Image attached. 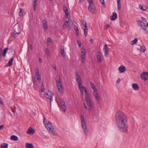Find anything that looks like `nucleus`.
Masks as SVG:
<instances>
[{"label":"nucleus","instance_id":"obj_59","mask_svg":"<svg viewBox=\"0 0 148 148\" xmlns=\"http://www.w3.org/2000/svg\"><path fill=\"white\" fill-rule=\"evenodd\" d=\"M142 20L145 21H147L146 19L145 18H144L143 17H142Z\"/></svg>","mask_w":148,"mask_h":148},{"label":"nucleus","instance_id":"obj_40","mask_svg":"<svg viewBox=\"0 0 148 148\" xmlns=\"http://www.w3.org/2000/svg\"><path fill=\"white\" fill-rule=\"evenodd\" d=\"M83 89H84L85 92V95L89 94L86 87H83Z\"/></svg>","mask_w":148,"mask_h":148},{"label":"nucleus","instance_id":"obj_14","mask_svg":"<svg viewBox=\"0 0 148 148\" xmlns=\"http://www.w3.org/2000/svg\"><path fill=\"white\" fill-rule=\"evenodd\" d=\"M119 70L120 73H123L126 71V69L125 66L121 65L119 68Z\"/></svg>","mask_w":148,"mask_h":148},{"label":"nucleus","instance_id":"obj_27","mask_svg":"<svg viewBox=\"0 0 148 148\" xmlns=\"http://www.w3.org/2000/svg\"><path fill=\"white\" fill-rule=\"evenodd\" d=\"M84 87V86H82L79 87V90H80V91L81 92V95L82 96L84 95V89H83V87Z\"/></svg>","mask_w":148,"mask_h":148},{"label":"nucleus","instance_id":"obj_44","mask_svg":"<svg viewBox=\"0 0 148 148\" xmlns=\"http://www.w3.org/2000/svg\"><path fill=\"white\" fill-rule=\"evenodd\" d=\"M100 1L101 3L104 6V7H105L106 5L104 3V0H99Z\"/></svg>","mask_w":148,"mask_h":148},{"label":"nucleus","instance_id":"obj_41","mask_svg":"<svg viewBox=\"0 0 148 148\" xmlns=\"http://www.w3.org/2000/svg\"><path fill=\"white\" fill-rule=\"evenodd\" d=\"M41 91L42 92H44V91L45 90V89H44V86H43V83L42 84L41 86Z\"/></svg>","mask_w":148,"mask_h":148},{"label":"nucleus","instance_id":"obj_24","mask_svg":"<svg viewBox=\"0 0 148 148\" xmlns=\"http://www.w3.org/2000/svg\"><path fill=\"white\" fill-rule=\"evenodd\" d=\"M10 139L11 140L15 141H17L18 139V137L14 135H12L11 136Z\"/></svg>","mask_w":148,"mask_h":148},{"label":"nucleus","instance_id":"obj_63","mask_svg":"<svg viewBox=\"0 0 148 148\" xmlns=\"http://www.w3.org/2000/svg\"><path fill=\"white\" fill-rule=\"evenodd\" d=\"M75 33H76V35L78 36V35H79V34H78V32H75Z\"/></svg>","mask_w":148,"mask_h":148},{"label":"nucleus","instance_id":"obj_1","mask_svg":"<svg viewBox=\"0 0 148 148\" xmlns=\"http://www.w3.org/2000/svg\"><path fill=\"white\" fill-rule=\"evenodd\" d=\"M115 119L117 126L119 130L123 132H127V119L125 114L121 111L116 112L115 114Z\"/></svg>","mask_w":148,"mask_h":148},{"label":"nucleus","instance_id":"obj_34","mask_svg":"<svg viewBox=\"0 0 148 148\" xmlns=\"http://www.w3.org/2000/svg\"><path fill=\"white\" fill-rule=\"evenodd\" d=\"M8 49V48L7 47L5 48L3 50V56L4 57H5L7 51Z\"/></svg>","mask_w":148,"mask_h":148},{"label":"nucleus","instance_id":"obj_17","mask_svg":"<svg viewBox=\"0 0 148 148\" xmlns=\"http://www.w3.org/2000/svg\"><path fill=\"white\" fill-rule=\"evenodd\" d=\"M60 52L62 56L64 57L65 56V53L64 52V47L62 46H61L60 47Z\"/></svg>","mask_w":148,"mask_h":148},{"label":"nucleus","instance_id":"obj_47","mask_svg":"<svg viewBox=\"0 0 148 148\" xmlns=\"http://www.w3.org/2000/svg\"><path fill=\"white\" fill-rule=\"evenodd\" d=\"M110 27V26L109 24H108L106 25V26L104 27V28L105 30H107Z\"/></svg>","mask_w":148,"mask_h":148},{"label":"nucleus","instance_id":"obj_39","mask_svg":"<svg viewBox=\"0 0 148 148\" xmlns=\"http://www.w3.org/2000/svg\"><path fill=\"white\" fill-rule=\"evenodd\" d=\"M139 8L143 10H145L147 9V8L146 7H143L142 6H140Z\"/></svg>","mask_w":148,"mask_h":148},{"label":"nucleus","instance_id":"obj_62","mask_svg":"<svg viewBox=\"0 0 148 148\" xmlns=\"http://www.w3.org/2000/svg\"><path fill=\"white\" fill-rule=\"evenodd\" d=\"M20 5L21 6H24V3H21Z\"/></svg>","mask_w":148,"mask_h":148},{"label":"nucleus","instance_id":"obj_19","mask_svg":"<svg viewBox=\"0 0 148 148\" xmlns=\"http://www.w3.org/2000/svg\"><path fill=\"white\" fill-rule=\"evenodd\" d=\"M117 17V15L116 13L114 12L112 13V15L110 16V19L112 20H114L116 19Z\"/></svg>","mask_w":148,"mask_h":148},{"label":"nucleus","instance_id":"obj_16","mask_svg":"<svg viewBox=\"0 0 148 148\" xmlns=\"http://www.w3.org/2000/svg\"><path fill=\"white\" fill-rule=\"evenodd\" d=\"M97 60L99 63L101 62V53L100 52H98L97 54Z\"/></svg>","mask_w":148,"mask_h":148},{"label":"nucleus","instance_id":"obj_37","mask_svg":"<svg viewBox=\"0 0 148 148\" xmlns=\"http://www.w3.org/2000/svg\"><path fill=\"white\" fill-rule=\"evenodd\" d=\"M138 21L139 23V26H140V27L141 26H143L144 25V24H145V23L142 21H141L140 20H138Z\"/></svg>","mask_w":148,"mask_h":148},{"label":"nucleus","instance_id":"obj_53","mask_svg":"<svg viewBox=\"0 0 148 148\" xmlns=\"http://www.w3.org/2000/svg\"><path fill=\"white\" fill-rule=\"evenodd\" d=\"M4 126L3 125H0V130L3 129L4 128Z\"/></svg>","mask_w":148,"mask_h":148},{"label":"nucleus","instance_id":"obj_35","mask_svg":"<svg viewBox=\"0 0 148 148\" xmlns=\"http://www.w3.org/2000/svg\"><path fill=\"white\" fill-rule=\"evenodd\" d=\"M63 9V10H64V11L65 13H66L68 12V8L66 6H65V5L64 6Z\"/></svg>","mask_w":148,"mask_h":148},{"label":"nucleus","instance_id":"obj_15","mask_svg":"<svg viewBox=\"0 0 148 148\" xmlns=\"http://www.w3.org/2000/svg\"><path fill=\"white\" fill-rule=\"evenodd\" d=\"M81 56L82 60H84L85 57V51L84 48H82L81 49Z\"/></svg>","mask_w":148,"mask_h":148},{"label":"nucleus","instance_id":"obj_2","mask_svg":"<svg viewBox=\"0 0 148 148\" xmlns=\"http://www.w3.org/2000/svg\"><path fill=\"white\" fill-rule=\"evenodd\" d=\"M45 127L51 135L56 136L57 135V132L55 128L53 126L52 123L50 121H48V124L46 125Z\"/></svg>","mask_w":148,"mask_h":148},{"label":"nucleus","instance_id":"obj_26","mask_svg":"<svg viewBox=\"0 0 148 148\" xmlns=\"http://www.w3.org/2000/svg\"><path fill=\"white\" fill-rule=\"evenodd\" d=\"M1 148H7L8 147V144L5 143H3L0 145Z\"/></svg>","mask_w":148,"mask_h":148},{"label":"nucleus","instance_id":"obj_6","mask_svg":"<svg viewBox=\"0 0 148 148\" xmlns=\"http://www.w3.org/2000/svg\"><path fill=\"white\" fill-rule=\"evenodd\" d=\"M81 120L82 129L84 131V133L86 136L88 134V132L86 127V124L84 116L82 115H81Z\"/></svg>","mask_w":148,"mask_h":148},{"label":"nucleus","instance_id":"obj_21","mask_svg":"<svg viewBox=\"0 0 148 148\" xmlns=\"http://www.w3.org/2000/svg\"><path fill=\"white\" fill-rule=\"evenodd\" d=\"M33 0V6L34 10V11H36L37 6V0Z\"/></svg>","mask_w":148,"mask_h":148},{"label":"nucleus","instance_id":"obj_23","mask_svg":"<svg viewBox=\"0 0 148 148\" xmlns=\"http://www.w3.org/2000/svg\"><path fill=\"white\" fill-rule=\"evenodd\" d=\"M25 146L26 148H34L32 143H27L26 144Z\"/></svg>","mask_w":148,"mask_h":148},{"label":"nucleus","instance_id":"obj_58","mask_svg":"<svg viewBox=\"0 0 148 148\" xmlns=\"http://www.w3.org/2000/svg\"><path fill=\"white\" fill-rule=\"evenodd\" d=\"M32 81L34 82H35L36 79L35 77L33 78Z\"/></svg>","mask_w":148,"mask_h":148},{"label":"nucleus","instance_id":"obj_12","mask_svg":"<svg viewBox=\"0 0 148 148\" xmlns=\"http://www.w3.org/2000/svg\"><path fill=\"white\" fill-rule=\"evenodd\" d=\"M35 130L31 127H30L27 130V133L29 134H33L35 132Z\"/></svg>","mask_w":148,"mask_h":148},{"label":"nucleus","instance_id":"obj_7","mask_svg":"<svg viewBox=\"0 0 148 148\" xmlns=\"http://www.w3.org/2000/svg\"><path fill=\"white\" fill-rule=\"evenodd\" d=\"M89 3V6L88 8L89 11L92 14L96 13V10L95 7L93 3L92 0H88Z\"/></svg>","mask_w":148,"mask_h":148},{"label":"nucleus","instance_id":"obj_43","mask_svg":"<svg viewBox=\"0 0 148 148\" xmlns=\"http://www.w3.org/2000/svg\"><path fill=\"white\" fill-rule=\"evenodd\" d=\"M118 4V8L119 10H120L121 8V2H117Z\"/></svg>","mask_w":148,"mask_h":148},{"label":"nucleus","instance_id":"obj_33","mask_svg":"<svg viewBox=\"0 0 148 148\" xmlns=\"http://www.w3.org/2000/svg\"><path fill=\"white\" fill-rule=\"evenodd\" d=\"M82 23L83 25V27H87L86 25V22L85 20H82Z\"/></svg>","mask_w":148,"mask_h":148},{"label":"nucleus","instance_id":"obj_52","mask_svg":"<svg viewBox=\"0 0 148 148\" xmlns=\"http://www.w3.org/2000/svg\"><path fill=\"white\" fill-rule=\"evenodd\" d=\"M143 73L146 76L148 77V72H144Z\"/></svg>","mask_w":148,"mask_h":148},{"label":"nucleus","instance_id":"obj_61","mask_svg":"<svg viewBox=\"0 0 148 148\" xmlns=\"http://www.w3.org/2000/svg\"><path fill=\"white\" fill-rule=\"evenodd\" d=\"M90 41L91 42V43L92 44L93 42V40L92 39H90Z\"/></svg>","mask_w":148,"mask_h":148},{"label":"nucleus","instance_id":"obj_9","mask_svg":"<svg viewBox=\"0 0 148 148\" xmlns=\"http://www.w3.org/2000/svg\"><path fill=\"white\" fill-rule=\"evenodd\" d=\"M75 74L76 78V81L78 84V87L82 86V81L80 75L77 72H75Z\"/></svg>","mask_w":148,"mask_h":148},{"label":"nucleus","instance_id":"obj_18","mask_svg":"<svg viewBox=\"0 0 148 148\" xmlns=\"http://www.w3.org/2000/svg\"><path fill=\"white\" fill-rule=\"evenodd\" d=\"M132 86L133 89L135 90H139V86L136 83H134L132 85Z\"/></svg>","mask_w":148,"mask_h":148},{"label":"nucleus","instance_id":"obj_29","mask_svg":"<svg viewBox=\"0 0 148 148\" xmlns=\"http://www.w3.org/2000/svg\"><path fill=\"white\" fill-rule=\"evenodd\" d=\"M145 75L143 73L141 74V77L142 79L146 81L147 80L148 78L147 77H145Z\"/></svg>","mask_w":148,"mask_h":148},{"label":"nucleus","instance_id":"obj_8","mask_svg":"<svg viewBox=\"0 0 148 148\" xmlns=\"http://www.w3.org/2000/svg\"><path fill=\"white\" fill-rule=\"evenodd\" d=\"M93 90V95L95 97L96 101H99L100 100V97L99 96V94L97 92V90L95 86H92V87Z\"/></svg>","mask_w":148,"mask_h":148},{"label":"nucleus","instance_id":"obj_13","mask_svg":"<svg viewBox=\"0 0 148 148\" xmlns=\"http://www.w3.org/2000/svg\"><path fill=\"white\" fill-rule=\"evenodd\" d=\"M42 25L45 30H47V23L46 20H43L42 21Z\"/></svg>","mask_w":148,"mask_h":148},{"label":"nucleus","instance_id":"obj_4","mask_svg":"<svg viewBox=\"0 0 148 148\" xmlns=\"http://www.w3.org/2000/svg\"><path fill=\"white\" fill-rule=\"evenodd\" d=\"M57 102L60 109H62L63 112H65L66 107L63 99L61 98H60L57 101Z\"/></svg>","mask_w":148,"mask_h":148},{"label":"nucleus","instance_id":"obj_55","mask_svg":"<svg viewBox=\"0 0 148 148\" xmlns=\"http://www.w3.org/2000/svg\"><path fill=\"white\" fill-rule=\"evenodd\" d=\"M0 104L2 105L3 104V101L2 100H1L0 99Z\"/></svg>","mask_w":148,"mask_h":148},{"label":"nucleus","instance_id":"obj_28","mask_svg":"<svg viewBox=\"0 0 148 148\" xmlns=\"http://www.w3.org/2000/svg\"><path fill=\"white\" fill-rule=\"evenodd\" d=\"M35 72L36 73V75L37 77L40 76L38 68H36L35 70Z\"/></svg>","mask_w":148,"mask_h":148},{"label":"nucleus","instance_id":"obj_22","mask_svg":"<svg viewBox=\"0 0 148 148\" xmlns=\"http://www.w3.org/2000/svg\"><path fill=\"white\" fill-rule=\"evenodd\" d=\"M86 104L88 106H92L91 101L90 100V99H87L86 100H85Z\"/></svg>","mask_w":148,"mask_h":148},{"label":"nucleus","instance_id":"obj_3","mask_svg":"<svg viewBox=\"0 0 148 148\" xmlns=\"http://www.w3.org/2000/svg\"><path fill=\"white\" fill-rule=\"evenodd\" d=\"M56 83L58 90L60 93H62L63 92V87L60 80V77L59 76H57L56 78Z\"/></svg>","mask_w":148,"mask_h":148},{"label":"nucleus","instance_id":"obj_32","mask_svg":"<svg viewBox=\"0 0 148 148\" xmlns=\"http://www.w3.org/2000/svg\"><path fill=\"white\" fill-rule=\"evenodd\" d=\"M138 40V39L137 38H135L133 40H132L131 42V44L133 45L134 44H136Z\"/></svg>","mask_w":148,"mask_h":148},{"label":"nucleus","instance_id":"obj_56","mask_svg":"<svg viewBox=\"0 0 148 148\" xmlns=\"http://www.w3.org/2000/svg\"><path fill=\"white\" fill-rule=\"evenodd\" d=\"M90 86H91V87H92V86H94L95 85H94V84H93V83H92V82H90Z\"/></svg>","mask_w":148,"mask_h":148},{"label":"nucleus","instance_id":"obj_11","mask_svg":"<svg viewBox=\"0 0 148 148\" xmlns=\"http://www.w3.org/2000/svg\"><path fill=\"white\" fill-rule=\"evenodd\" d=\"M45 95L47 98L50 100V102L53 101L52 98L53 94L52 92L49 91L48 92L46 93V94H45Z\"/></svg>","mask_w":148,"mask_h":148},{"label":"nucleus","instance_id":"obj_10","mask_svg":"<svg viewBox=\"0 0 148 148\" xmlns=\"http://www.w3.org/2000/svg\"><path fill=\"white\" fill-rule=\"evenodd\" d=\"M69 21L70 20H69L68 21H66V22H64V23L63 25V27L64 29L65 27H66V28L68 30H70L71 29V26Z\"/></svg>","mask_w":148,"mask_h":148},{"label":"nucleus","instance_id":"obj_54","mask_svg":"<svg viewBox=\"0 0 148 148\" xmlns=\"http://www.w3.org/2000/svg\"><path fill=\"white\" fill-rule=\"evenodd\" d=\"M65 17L66 18H68L69 17V14H68V13H65Z\"/></svg>","mask_w":148,"mask_h":148},{"label":"nucleus","instance_id":"obj_38","mask_svg":"<svg viewBox=\"0 0 148 148\" xmlns=\"http://www.w3.org/2000/svg\"><path fill=\"white\" fill-rule=\"evenodd\" d=\"M44 119L43 120V123L45 126L46 127V125H47V124H48V121H47L46 119L45 118L44 116Z\"/></svg>","mask_w":148,"mask_h":148},{"label":"nucleus","instance_id":"obj_36","mask_svg":"<svg viewBox=\"0 0 148 148\" xmlns=\"http://www.w3.org/2000/svg\"><path fill=\"white\" fill-rule=\"evenodd\" d=\"M45 54L47 55V56H49V50L47 49L46 48L45 50Z\"/></svg>","mask_w":148,"mask_h":148},{"label":"nucleus","instance_id":"obj_20","mask_svg":"<svg viewBox=\"0 0 148 148\" xmlns=\"http://www.w3.org/2000/svg\"><path fill=\"white\" fill-rule=\"evenodd\" d=\"M108 47L107 45V44H106L103 49V50L105 53V56H106V55L108 54Z\"/></svg>","mask_w":148,"mask_h":148},{"label":"nucleus","instance_id":"obj_5","mask_svg":"<svg viewBox=\"0 0 148 148\" xmlns=\"http://www.w3.org/2000/svg\"><path fill=\"white\" fill-rule=\"evenodd\" d=\"M14 32H12L11 36L12 37L16 38V34L19 35L21 32V28L19 26L15 25L14 27Z\"/></svg>","mask_w":148,"mask_h":148},{"label":"nucleus","instance_id":"obj_64","mask_svg":"<svg viewBox=\"0 0 148 148\" xmlns=\"http://www.w3.org/2000/svg\"><path fill=\"white\" fill-rule=\"evenodd\" d=\"M53 0H49V3H51L53 2Z\"/></svg>","mask_w":148,"mask_h":148},{"label":"nucleus","instance_id":"obj_42","mask_svg":"<svg viewBox=\"0 0 148 148\" xmlns=\"http://www.w3.org/2000/svg\"><path fill=\"white\" fill-rule=\"evenodd\" d=\"M20 11L19 12V15L20 16H22L23 15V13L22 12V10L21 8L19 9Z\"/></svg>","mask_w":148,"mask_h":148},{"label":"nucleus","instance_id":"obj_60","mask_svg":"<svg viewBox=\"0 0 148 148\" xmlns=\"http://www.w3.org/2000/svg\"><path fill=\"white\" fill-rule=\"evenodd\" d=\"M120 81V79L119 78V79H118L117 80V83H119Z\"/></svg>","mask_w":148,"mask_h":148},{"label":"nucleus","instance_id":"obj_51","mask_svg":"<svg viewBox=\"0 0 148 148\" xmlns=\"http://www.w3.org/2000/svg\"><path fill=\"white\" fill-rule=\"evenodd\" d=\"M85 100H86L87 99H90L89 94L88 95H85Z\"/></svg>","mask_w":148,"mask_h":148},{"label":"nucleus","instance_id":"obj_49","mask_svg":"<svg viewBox=\"0 0 148 148\" xmlns=\"http://www.w3.org/2000/svg\"><path fill=\"white\" fill-rule=\"evenodd\" d=\"M28 49L31 50H32V45L31 44H30V45H28Z\"/></svg>","mask_w":148,"mask_h":148},{"label":"nucleus","instance_id":"obj_48","mask_svg":"<svg viewBox=\"0 0 148 148\" xmlns=\"http://www.w3.org/2000/svg\"><path fill=\"white\" fill-rule=\"evenodd\" d=\"M51 41V39L50 38H48L47 40V44L48 45H49V44L48 43V42H50Z\"/></svg>","mask_w":148,"mask_h":148},{"label":"nucleus","instance_id":"obj_30","mask_svg":"<svg viewBox=\"0 0 148 148\" xmlns=\"http://www.w3.org/2000/svg\"><path fill=\"white\" fill-rule=\"evenodd\" d=\"M83 29L84 30V35L85 36H86L88 31V29L87 27L86 28L83 27Z\"/></svg>","mask_w":148,"mask_h":148},{"label":"nucleus","instance_id":"obj_45","mask_svg":"<svg viewBox=\"0 0 148 148\" xmlns=\"http://www.w3.org/2000/svg\"><path fill=\"white\" fill-rule=\"evenodd\" d=\"M77 43L78 44V45L79 47H81V46L82 45V43H81V42L80 41H79V40H77Z\"/></svg>","mask_w":148,"mask_h":148},{"label":"nucleus","instance_id":"obj_46","mask_svg":"<svg viewBox=\"0 0 148 148\" xmlns=\"http://www.w3.org/2000/svg\"><path fill=\"white\" fill-rule=\"evenodd\" d=\"M142 27V29H143V30H145L146 29V25L145 26V24H144V25L143 26H140Z\"/></svg>","mask_w":148,"mask_h":148},{"label":"nucleus","instance_id":"obj_31","mask_svg":"<svg viewBox=\"0 0 148 148\" xmlns=\"http://www.w3.org/2000/svg\"><path fill=\"white\" fill-rule=\"evenodd\" d=\"M140 51L141 52L144 53L146 50L145 47L144 45H143L140 46Z\"/></svg>","mask_w":148,"mask_h":148},{"label":"nucleus","instance_id":"obj_25","mask_svg":"<svg viewBox=\"0 0 148 148\" xmlns=\"http://www.w3.org/2000/svg\"><path fill=\"white\" fill-rule=\"evenodd\" d=\"M14 59V57H13L11 58L7 64L8 66H9L12 64V62Z\"/></svg>","mask_w":148,"mask_h":148},{"label":"nucleus","instance_id":"obj_50","mask_svg":"<svg viewBox=\"0 0 148 148\" xmlns=\"http://www.w3.org/2000/svg\"><path fill=\"white\" fill-rule=\"evenodd\" d=\"M75 32H78V27L76 25L75 26Z\"/></svg>","mask_w":148,"mask_h":148},{"label":"nucleus","instance_id":"obj_57","mask_svg":"<svg viewBox=\"0 0 148 148\" xmlns=\"http://www.w3.org/2000/svg\"><path fill=\"white\" fill-rule=\"evenodd\" d=\"M37 79L38 80H39V81L41 80V79L40 76L39 77H37Z\"/></svg>","mask_w":148,"mask_h":148}]
</instances>
